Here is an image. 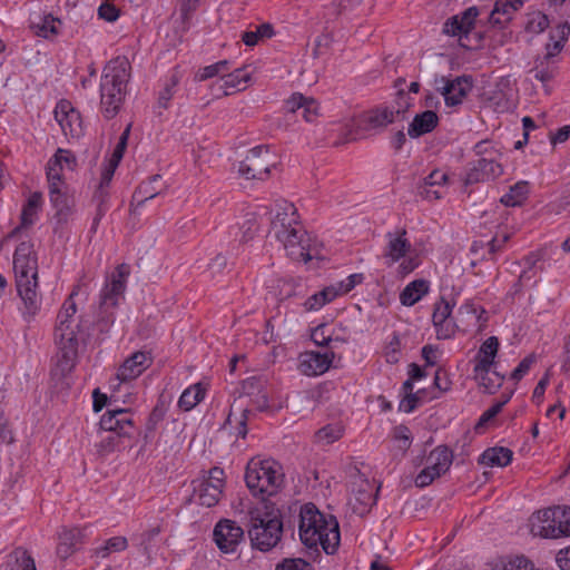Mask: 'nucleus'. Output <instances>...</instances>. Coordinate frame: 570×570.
<instances>
[{"label":"nucleus","mask_w":570,"mask_h":570,"mask_svg":"<svg viewBox=\"0 0 570 570\" xmlns=\"http://www.w3.org/2000/svg\"><path fill=\"white\" fill-rule=\"evenodd\" d=\"M13 271L16 287L22 302L20 307L23 320L30 323L41 308V297L38 288L37 259L32 252V244L22 242L13 255Z\"/></svg>","instance_id":"f257e3e1"},{"label":"nucleus","mask_w":570,"mask_h":570,"mask_svg":"<svg viewBox=\"0 0 570 570\" xmlns=\"http://www.w3.org/2000/svg\"><path fill=\"white\" fill-rule=\"evenodd\" d=\"M298 533L306 547L321 546L327 554L336 551L341 540L336 519L334 517L327 519L313 503L301 508Z\"/></svg>","instance_id":"f03ea898"},{"label":"nucleus","mask_w":570,"mask_h":570,"mask_svg":"<svg viewBox=\"0 0 570 570\" xmlns=\"http://www.w3.org/2000/svg\"><path fill=\"white\" fill-rule=\"evenodd\" d=\"M130 63L126 57L111 59L100 80V109L106 119H112L121 109L130 80Z\"/></svg>","instance_id":"7ed1b4c3"},{"label":"nucleus","mask_w":570,"mask_h":570,"mask_svg":"<svg viewBox=\"0 0 570 570\" xmlns=\"http://www.w3.org/2000/svg\"><path fill=\"white\" fill-rule=\"evenodd\" d=\"M77 292L73 289L68 299L63 303L57 316V326L55 331L56 342L59 346L58 366L61 372H70L78 357V336L79 324L75 320L77 312L73 296Z\"/></svg>","instance_id":"20e7f679"},{"label":"nucleus","mask_w":570,"mask_h":570,"mask_svg":"<svg viewBox=\"0 0 570 570\" xmlns=\"http://www.w3.org/2000/svg\"><path fill=\"white\" fill-rule=\"evenodd\" d=\"M245 481L254 495H273L284 483L283 469L272 459H252L247 463Z\"/></svg>","instance_id":"39448f33"},{"label":"nucleus","mask_w":570,"mask_h":570,"mask_svg":"<svg viewBox=\"0 0 570 570\" xmlns=\"http://www.w3.org/2000/svg\"><path fill=\"white\" fill-rule=\"evenodd\" d=\"M283 523L277 517L264 512L261 508L248 511V537L252 547L269 551L281 541Z\"/></svg>","instance_id":"423d86ee"},{"label":"nucleus","mask_w":570,"mask_h":570,"mask_svg":"<svg viewBox=\"0 0 570 570\" xmlns=\"http://www.w3.org/2000/svg\"><path fill=\"white\" fill-rule=\"evenodd\" d=\"M275 166L274 157L267 146H257L248 150L238 165V173L246 179H265Z\"/></svg>","instance_id":"0eeeda50"},{"label":"nucleus","mask_w":570,"mask_h":570,"mask_svg":"<svg viewBox=\"0 0 570 570\" xmlns=\"http://www.w3.org/2000/svg\"><path fill=\"white\" fill-rule=\"evenodd\" d=\"M225 473L220 468H213L208 475L194 481V498L199 504L210 508L218 503L225 487Z\"/></svg>","instance_id":"6e6552de"},{"label":"nucleus","mask_w":570,"mask_h":570,"mask_svg":"<svg viewBox=\"0 0 570 570\" xmlns=\"http://www.w3.org/2000/svg\"><path fill=\"white\" fill-rule=\"evenodd\" d=\"M479 10L476 7H470L460 14L449 18L443 24V33L458 37L461 47L472 49L478 47L479 40L471 43V32L474 29Z\"/></svg>","instance_id":"1a4fd4ad"},{"label":"nucleus","mask_w":570,"mask_h":570,"mask_svg":"<svg viewBox=\"0 0 570 570\" xmlns=\"http://www.w3.org/2000/svg\"><path fill=\"white\" fill-rule=\"evenodd\" d=\"M130 274L128 264H120L107 278V282L100 293V308L107 312L108 308L116 307L124 298L127 286V279Z\"/></svg>","instance_id":"9d476101"},{"label":"nucleus","mask_w":570,"mask_h":570,"mask_svg":"<svg viewBox=\"0 0 570 570\" xmlns=\"http://www.w3.org/2000/svg\"><path fill=\"white\" fill-rule=\"evenodd\" d=\"M409 110V101L406 102L404 108H394L390 106H379L368 110L363 118L365 124V130L381 132L389 125L397 121L399 119L403 120L405 118V114Z\"/></svg>","instance_id":"9b49d317"},{"label":"nucleus","mask_w":570,"mask_h":570,"mask_svg":"<svg viewBox=\"0 0 570 570\" xmlns=\"http://www.w3.org/2000/svg\"><path fill=\"white\" fill-rule=\"evenodd\" d=\"M435 89L444 97L448 106H458L462 104L465 96L472 89V81L470 77L460 76L454 79L444 76L435 78Z\"/></svg>","instance_id":"f8f14e48"},{"label":"nucleus","mask_w":570,"mask_h":570,"mask_svg":"<svg viewBox=\"0 0 570 570\" xmlns=\"http://www.w3.org/2000/svg\"><path fill=\"white\" fill-rule=\"evenodd\" d=\"M244 539V530L235 521L220 520L214 529V540L224 553L235 552Z\"/></svg>","instance_id":"ddd939ff"},{"label":"nucleus","mask_w":570,"mask_h":570,"mask_svg":"<svg viewBox=\"0 0 570 570\" xmlns=\"http://www.w3.org/2000/svg\"><path fill=\"white\" fill-rule=\"evenodd\" d=\"M557 518V507L538 511L530 518L531 532L542 538L557 539L562 537Z\"/></svg>","instance_id":"4468645a"},{"label":"nucleus","mask_w":570,"mask_h":570,"mask_svg":"<svg viewBox=\"0 0 570 570\" xmlns=\"http://www.w3.org/2000/svg\"><path fill=\"white\" fill-rule=\"evenodd\" d=\"M374 491V483L362 476L354 482V488L348 503L356 514L364 515L375 504L376 494Z\"/></svg>","instance_id":"2eb2a0df"},{"label":"nucleus","mask_w":570,"mask_h":570,"mask_svg":"<svg viewBox=\"0 0 570 570\" xmlns=\"http://www.w3.org/2000/svg\"><path fill=\"white\" fill-rule=\"evenodd\" d=\"M55 118L65 136L78 138L82 135V124L79 112L69 101L61 100L55 108Z\"/></svg>","instance_id":"dca6fc26"},{"label":"nucleus","mask_w":570,"mask_h":570,"mask_svg":"<svg viewBox=\"0 0 570 570\" xmlns=\"http://www.w3.org/2000/svg\"><path fill=\"white\" fill-rule=\"evenodd\" d=\"M305 230L299 225L293 229L281 233L275 237L283 244L287 255L294 261H311V255L304 243Z\"/></svg>","instance_id":"f3484780"},{"label":"nucleus","mask_w":570,"mask_h":570,"mask_svg":"<svg viewBox=\"0 0 570 570\" xmlns=\"http://www.w3.org/2000/svg\"><path fill=\"white\" fill-rule=\"evenodd\" d=\"M451 314L452 306L444 298L435 303L432 321L439 340H448L455 334L456 325L451 320Z\"/></svg>","instance_id":"a211bd4d"},{"label":"nucleus","mask_w":570,"mask_h":570,"mask_svg":"<svg viewBox=\"0 0 570 570\" xmlns=\"http://www.w3.org/2000/svg\"><path fill=\"white\" fill-rule=\"evenodd\" d=\"M151 356L147 352L138 351L125 360L117 372V379L121 382L138 377L151 365Z\"/></svg>","instance_id":"6ab92c4d"},{"label":"nucleus","mask_w":570,"mask_h":570,"mask_svg":"<svg viewBox=\"0 0 570 570\" xmlns=\"http://www.w3.org/2000/svg\"><path fill=\"white\" fill-rule=\"evenodd\" d=\"M131 426V415L124 409L109 410L100 419V428L118 436L128 434Z\"/></svg>","instance_id":"aec40b11"},{"label":"nucleus","mask_w":570,"mask_h":570,"mask_svg":"<svg viewBox=\"0 0 570 570\" xmlns=\"http://www.w3.org/2000/svg\"><path fill=\"white\" fill-rule=\"evenodd\" d=\"M501 174L502 166L494 159L480 158L470 167L465 177V184L471 185L479 181L494 179Z\"/></svg>","instance_id":"412c9836"},{"label":"nucleus","mask_w":570,"mask_h":570,"mask_svg":"<svg viewBox=\"0 0 570 570\" xmlns=\"http://www.w3.org/2000/svg\"><path fill=\"white\" fill-rule=\"evenodd\" d=\"M387 244L384 249V257L387 259V265L399 262L411 249V243L406 238V230L404 228L386 234Z\"/></svg>","instance_id":"4be33fe9"},{"label":"nucleus","mask_w":570,"mask_h":570,"mask_svg":"<svg viewBox=\"0 0 570 570\" xmlns=\"http://www.w3.org/2000/svg\"><path fill=\"white\" fill-rule=\"evenodd\" d=\"M299 226L296 208L292 203L282 202L277 204V210L273 218H271V228L274 235L286 233Z\"/></svg>","instance_id":"5701e85b"},{"label":"nucleus","mask_w":570,"mask_h":570,"mask_svg":"<svg viewBox=\"0 0 570 570\" xmlns=\"http://www.w3.org/2000/svg\"><path fill=\"white\" fill-rule=\"evenodd\" d=\"M499 346L500 343L497 336L488 337L481 344L476 355L474 356L473 372H487V368H492L495 364Z\"/></svg>","instance_id":"b1692460"},{"label":"nucleus","mask_w":570,"mask_h":570,"mask_svg":"<svg viewBox=\"0 0 570 570\" xmlns=\"http://www.w3.org/2000/svg\"><path fill=\"white\" fill-rule=\"evenodd\" d=\"M82 530L79 528L63 529L59 534L57 554L60 559H67L73 554L82 543Z\"/></svg>","instance_id":"393cba45"},{"label":"nucleus","mask_w":570,"mask_h":570,"mask_svg":"<svg viewBox=\"0 0 570 570\" xmlns=\"http://www.w3.org/2000/svg\"><path fill=\"white\" fill-rule=\"evenodd\" d=\"M523 6V0H497L490 13V23L503 27L508 23L515 11Z\"/></svg>","instance_id":"a878e982"},{"label":"nucleus","mask_w":570,"mask_h":570,"mask_svg":"<svg viewBox=\"0 0 570 570\" xmlns=\"http://www.w3.org/2000/svg\"><path fill=\"white\" fill-rule=\"evenodd\" d=\"M333 353L328 355L327 353H308L305 355L304 360L301 362V371L305 375H320L326 372L332 363Z\"/></svg>","instance_id":"bb28decb"},{"label":"nucleus","mask_w":570,"mask_h":570,"mask_svg":"<svg viewBox=\"0 0 570 570\" xmlns=\"http://www.w3.org/2000/svg\"><path fill=\"white\" fill-rule=\"evenodd\" d=\"M50 202L56 209L55 216L59 223H67L72 215L73 199L61 188L49 189Z\"/></svg>","instance_id":"cd10ccee"},{"label":"nucleus","mask_w":570,"mask_h":570,"mask_svg":"<svg viewBox=\"0 0 570 570\" xmlns=\"http://www.w3.org/2000/svg\"><path fill=\"white\" fill-rule=\"evenodd\" d=\"M249 79L250 75L246 69H236L230 73H223L219 89L223 91L224 96H228L235 91L244 90Z\"/></svg>","instance_id":"c85d7f7f"},{"label":"nucleus","mask_w":570,"mask_h":570,"mask_svg":"<svg viewBox=\"0 0 570 570\" xmlns=\"http://www.w3.org/2000/svg\"><path fill=\"white\" fill-rule=\"evenodd\" d=\"M438 115L432 110H425L414 117L410 124L407 134L412 138L420 137L432 131L438 125Z\"/></svg>","instance_id":"c756f323"},{"label":"nucleus","mask_w":570,"mask_h":570,"mask_svg":"<svg viewBox=\"0 0 570 570\" xmlns=\"http://www.w3.org/2000/svg\"><path fill=\"white\" fill-rule=\"evenodd\" d=\"M118 164L112 163L109 160L108 165L104 168L101 173L100 184L98 188V195L99 204L97 207V214L94 218L92 228H96L99 224L101 217L105 215L106 208H105V200H106V194L104 193V188L109 185V183L112 179L114 173L117 168Z\"/></svg>","instance_id":"7c9ffc66"},{"label":"nucleus","mask_w":570,"mask_h":570,"mask_svg":"<svg viewBox=\"0 0 570 570\" xmlns=\"http://www.w3.org/2000/svg\"><path fill=\"white\" fill-rule=\"evenodd\" d=\"M161 180L160 175H155L149 181L141 183L132 195L130 206L135 209L142 206L148 199H153L161 193V188H156L154 184Z\"/></svg>","instance_id":"2f4dec72"},{"label":"nucleus","mask_w":570,"mask_h":570,"mask_svg":"<svg viewBox=\"0 0 570 570\" xmlns=\"http://www.w3.org/2000/svg\"><path fill=\"white\" fill-rule=\"evenodd\" d=\"M41 204V194L40 193H33L27 204L22 208L21 213V224L20 226L16 227L13 230H11L8 235V238L14 237L21 228L28 227L33 224L35 217L37 215L38 208Z\"/></svg>","instance_id":"473e14b6"},{"label":"nucleus","mask_w":570,"mask_h":570,"mask_svg":"<svg viewBox=\"0 0 570 570\" xmlns=\"http://www.w3.org/2000/svg\"><path fill=\"white\" fill-rule=\"evenodd\" d=\"M61 21L51 14H37L31 20V28L36 35L43 38L56 36Z\"/></svg>","instance_id":"72a5a7b5"},{"label":"nucleus","mask_w":570,"mask_h":570,"mask_svg":"<svg viewBox=\"0 0 570 570\" xmlns=\"http://www.w3.org/2000/svg\"><path fill=\"white\" fill-rule=\"evenodd\" d=\"M453 461V454L448 446L440 445L430 452L426 458V463L432 464L441 476L444 474L451 466Z\"/></svg>","instance_id":"f704fd0d"},{"label":"nucleus","mask_w":570,"mask_h":570,"mask_svg":"<svg viewBox=\"0 0 570 570\" xmlns=\"http://www.w3.org/2000/svg\"><path fill=\"white\" fill-rule=\"evenodd\" d=\"M429 291V284L424 279H416L406 285L400 295V301L405 306H413Z\"/></svg>","instance_id":"c9c22d12"},{"label":"nucleus","mask_w":570,"mask_h":570,"mask_svg":"<svg viewBox=\"0 0 570 570\" xmlns=\"http://www.w3.org/2000/svg\"><path fill=\"white\" fill-rule=\"evenodd\" d=\"M512 455V451L508 448H491L482 453L481 463L488 466H507Z\"/></svg>","instance_id":"e433bc0d"},{"label":"nucleus","mask_w":570,"mask_h":570,"mask_svg":"<svg viewBox=\"0 0 570 570\" xmlns=\"http://www.w3.org/2000/svg\"><path fill=\"white\" fill-rule=\"evenodd\" d=\"M6 564L9 570H37L35 559L22 548H17L9 553Z\"/></svg>","instance_id":"4c0bfd02"},{"label":"nucleus","mask_w":570,"mask_h":570,"mask_svg":"<svg viewBox=\"0 0 570 570\" xmlns=\"http://www.w3.org/2000/svg\"><path fill=\"white\" fill-rule=\"evenodd\" d=\"M337 297V292L334 287L327 286L322 291L311 295L304 302V308L306 312H315L321 309L325 304L331 303Z\"/></svg>","instance_id":"58836bf2"},{"label":"nucleus","mask_w":570,"mask_h":570,"mask_svg":"<svg viewBox=\"0 0 570 570\" xmlns=\"http://www.w3.org/2000/svg\"><path fill=\"white\" fill-rule=\"evenodd\" d=\"M491 370L492 368H487V372H473L474 380L490 394L494 393L502 385L504 380V375Z\"/></svg>","instance_id":"ea45409f"},{"label":"nucleus","mask_w":570,"mask_h":570,"mask_svg":"<svg viewBox=\"0 0 570 570\" xmlns=\"http://www.w3.org/2000/svg\"><path fill=\"white\" fill-rule=\"evenodd\" d=\"M274 36V27L269 22H264L254 27V29H249L242 35L243 42L253 47L257 45L261 40L269 39Z\"/></svg>","instance_id":"a19ab883"},{"label":"nucleus","mask_w":570,"mask_h":570,"mask_svg":"<svg viewBox=\"0 0 570 570\" xmlns=\"http://www.w3.org/2000/svg\"><path fill=\"white\" fill-rule=\"evenodd\" d=\"M540 261L539 255L531 253L527 257H524V266L525 268L519 276V279L515 284L518 287L529 286L535 284V278L538 276L537 263Z\"/></svg>","instance_id":"79ce46f5"},{"label":"nucleus","mask_w":570,"mask_h":570,"mask_svg":"<svg viewBox=\"0 0 570 570\" xmlns=\"http://www.w3.org/2000/svg\"><path fill=\"white\" fill-rule=\"evenodd\" d=\"M205 396V389L196 383L186 389L179 397L178 406L184 411L194 409Z\"/></svg>","instance_id":"37998d69"},{"label":"nucleus","mask_w":570,"mask_h":570,"mask_svg":"<svg viewBox=\"0 0 570 570\" xmlns=\"http://www.w3.org/2000/svg\"><path fill=\"white\" fill-rule=\"evenodd\" d=\"M529 186L527 181H519L510 187L509 191L501 197V203L505 206H520L527 198Z\"/></svg>","instance_id":"c03bdc74"},{"label":"nucleus","mask_w":570,"mask_h":570,"mask_svg":"<svg viewBox=\"0 0 570 570\" xmlns=\"http://www.w3.org/2000/svg\"><path fill=\"white\" fill-rule=\"evenodd\" d=\"M343 435V428L342 425L335 423V424H327L320 429L316 434V441L318 443L323 444H331L335 441H337Z\"/></svg>","instance_id":"a18cd8bd"},{"label":"nucleus","mask_w":570,"mask_h":570,"mask_svg":"<svg viewBox=\"0 0 570 570\" xmlns=\"http://www.w3.org/2000/svg\"><path fill=\"white\" fill-rule=\"evenodd\" d=\"M128 547V541L125 537H114L105 542L100 548H97L95 553L97 557L107 558L111 552L124 551Z\"/></svg>","instance_id":"49530a36"},{"label":"nucleus","mask_w":570,"mask_h":570,"mask_svg":"<svg viewBox=\"0 0 570 570\" xmlns=\"http://www.w3.org/2000/svg\"><path fill=\"white\" fill-rule=\"evenodd\" d=\"M62 170L63 166L58 163V158L51 157L47 164V178L49 183V189L61 187Z\"/></svg>","instance_id":"de8ad7c7"},{"label":"nucleus","mask_w":570,"mask_h":570,"mask_svg":"<svg viewBox=\"0 0 570 570\" xmlns=\"http://www.w3.org/2000/svg\"><path fill=\"white\" fill-rule=\"evenodd\" d=\"M549 26L548 17L541 11H534L528 14L525 29L532 33H541Z\"/></svg>","instance_id":"09e8293b"},{"label":"nucleus","mask_w":570,"mask_h":570,"mask_svg":"<svg viewBox=\"0 0 570 570\" xmlns=\"http://www.w3.org/2000/svg\"><path fill=\"white\" fill-rule=\"evenodd\" d=\"M227 60H220L216 63L206 66L198 70V72L195 75V79L197 81H204L215 76H223V73L227 71Z\"/></svg>","instance_id":"8fccbe9b"},{"label":"nucleus","mask_w":570,"mask_h":570,"mask_svg":"<svg viewBox=\"0 0 570 570\" xmlns=\"http://www.w3.org/2000/svg\"><path fill=\"white\" fill-rule=\"evenodd\" d=\"M249 411L244 409L240 411L238 417H234L233 412L229 413L225 422V426H229L230 430L236 429L237 436L245 438L247 434L246 422Z\"/></svg>","instance_id":"3c124183"},{"label":"nucleus","mask_w":570,"mask_h":570,"mask_svg":"<svg viewBox=\"0 0 570 570\" xmlns=\"http://www.w3.org/2000/svg\"><path fill=\"white\" fill-rule=\"evenodd\" d=\"M242 240L247 242L254 237L258 232L259 225L257 223V216L254 213L246 214L244 222L240 225Z\"/></svg>","instance_id":"603ef678"},{"label":"nucleus","mask_w":570,"mask_h":570,"mask_svg":"<svg viewBox=\"0 0 570 570\" xmlns=\"http://www.w3.org/2000/svg\"><path fill=\"white\" fill-rule=\"evenodd\" d=\"M120 436L116 434H108L101 438L100 442L96 444L97 453L101 456L109 455L119 445Z\"/></svg>","instance_id":"864d4df0"},{"label":"nucleus","mask_w":570,"mask_h":570,"mask_svg":"<svg viewBox=\"0 0 570 570\" xmlns=\"http://www.w3.org/2000/svg\"><path fill=\"white\" fill-rule=\"evenodd\" d=\"M537 356L534 354H530L525 356L519 365L512 371L510 379L514 382H519L524 375L528 374L531 366L535 363Z\"/></svg>","instance_id":"5fc2aeb1"},{"label":"nucleus","mask_w":570,"mask_h":570,"mask_svg":"<svg viewBox=\"0 0 570 570\" xmlns=\"http://www.w3.org/2000/svg\"><path fill=\"white\" fill-rule=\"evenodd\" d=\"M275 570H313V566L302 558H287L279 562Z\"/></svg>","instance_id":"6e6d98bb"},{"label":"nucleus","mask_w":570,"mask_h":570,"mask_svg":"<svg viewBox=\"0 0 570 570\" xmlns=\"http://www.w3.org/2000/svg\"><path fill=\"white\" fill-rule=\"evenodd\" d=\"M501 570H535V568L533 562L524 556H517L508 560Z\"/></svg>","instance_id":"4d7b16f0"},{"label":"nucleus","mask_w":570,"mask_h":570,"mask_svg":"<svg viewBox=\"0 0 570 570\" xmlns=\"http://www.w3.org/2000/svg\"><path fill=\"white\" fill-rule=\"evenodd\" d=\"M436 478H439L436 469L432 464L426 463V466L416 475L415 485L419 488H425Z\"/></svg>","instance_id":"13d9d810"},{"label":"nucleus","mask_w":570,"mask_h":570,"mask_svg":"<svg viewBox=\"0 0 570 570\" xmlns=\"http://www.w3.org/2000/svg\"><path fill=\"white\" fill-rule=\"evenodd\" d=\"M130 128H131V125L129 124L126 127V129L122 131V134L120 135L119 141H118L116 148L114 149L110 161L119 165L120 160L124 157L125 150L127 148L128 138L130 135Z\"/></svg>","instance_id":"bf43d9fd"},{"label":"nucleus","mask_w":570,"mask_h":570,"mask_svg":"<svg viewBox=\"0 0 570 570\" xmlns=\"http://www.w3.org/2000/svg\"><path fill=\"white\" fill-rule=\"evenodd\" d=\"M362 274H352L345 281H342L335 285H332L337 292V296L343 295L352 291L357 284L362 283Z\"/></svg>","instance_id":"052dcab7"},{"label":"nucleus","mask_w":570,"mask_h":570,"mask_svg":"<svg viewBox=\"0 0 570 570\" xmlns=\"http://www.w3.org/2000/svg\"><path fill=\"white\" fill-rule=\"evenodd\" d=\"M177 83H178L177 78L171 77V79L165 85L164 89L159 92L158 104L161 107L167 108L168 102L170 101V99L173 98V96L175 94V88H176Z\"/></svg>","instance_id":"680f3d73"},{"label":"nucleus","mask_w":570,"mask_h":570,"mask_svg":"<svg viewBox=\"0 0 570 570\" xmlns=\"http://www.w3.org/2000/svg\"><path fill=\"white\" fill-rule=\"evenodd\" d=\"M557 518L559 519L558 527L562 531V535H570V508L557 507Z\"/></svg>","instance_id":"e2e57ef3"},{"label":"nucleus","mask_w":570,"mask_h":570,"mask_svg":"<svg viewBox=\"0 0 570 570\" xmlns=\"http://www.w3.org/2000/svg\"><path fill=\"white\" fill-rule=\"evenodd\" d=\"M394 439L401 442L400 448L403 450L409 449L412 442V434L407 426L397 425L393 430Z\"/></svg>","instance_id":"0e129e2a"},{"label":"nucleus","mask_w":570,"mask_h":570,"mask_svg":"<svg viewBox=\"0 0 570 570\" xmlns=\"http://www.w3.org/2000/svg\"><path fill=\"white\" fill-rule=\"evenodd\" d=\"M422 391H417L416 393H410L409 395H405V397L400 402V411H403L404 413H411L419 404Z\"/></svg>","instance_id":"69168bd1"},{"label":"nucleus","mask_w":570,"mask_h":570,"mask_svg":"<svg viewBox=\"0 0 570 570\" xmlns=\"http://www.w3.org/2000/svg\"><path fill=\"white\" fill-rule=\"evenodd\" d=\"M401 342L397 336H393L389 345L386 346L385 356L386 361L391 364H395L400 360Z\"/></svg>","instance_id":"338daca9"},{"label":"nucleus","mask_w":570,"mask_h":570,"mask_svg":"<svg viewBox=\"0 0 570 570\" xmlns=\"http://www.w3.org/2000/svg\"><path fill=\"white\" fill-rule=\"evenodd\" d=\"M52 158H58V163L63 166V169L72 170L76 167V158L69 150L59 148Z\"/></svg>","instance_id":"774afa93"}]
</instances>
